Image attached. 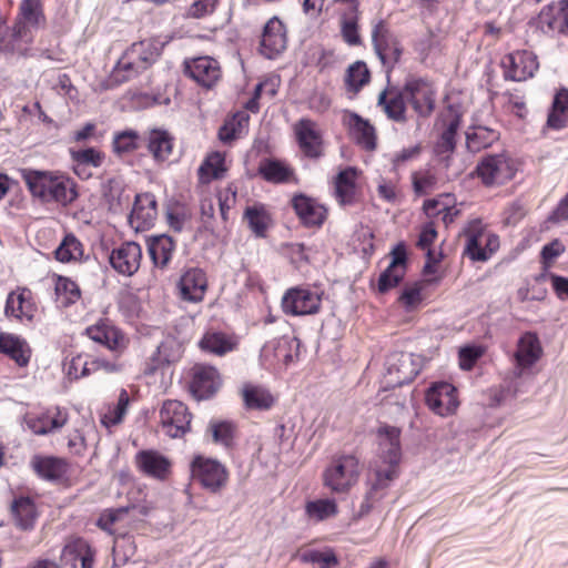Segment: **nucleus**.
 <instances>
[{
  "label": "nucleus",
  "instance_id": "32",
  "mask_svg": "<svg viewBox=\"0 0 568 568\" xmlns=\"http://www.w3.org/2000/svg\"><path fill=\"white\" fill-rule=\"evenodd\" d=\"M292 206L303 224L320 226L326 219V209L312 197L304 194L292 199Z\"/></svg>",
  "mask_w": 568,
  "mask_h": 568
},
{
  "label": "nucleus",
  "instance_id": "11",
  "mask_svg": "<svg viewBox=\"0 0 568 568\" xmlns=\"http://www.w3.org/2000/svg\"><path fill=\"white\" fill-rule=\"evenodd\" d=\"M193 478L211 493H219L226 486L229 471L216 459L196 456L191 464Z\"/></svg>",
  "mask_w": 568,
  "mask_h": 568
},
{
  "label": "nucleus",
  "instance_id": "18",
  "mask_svg": "<svg viewBox=\"0 0 568 568\" xmlns=\"http://www.w3.org/2000/svg\"><path fill=\"white\" fill-rule=\"evenodd\" d=\"M85 334L90 339L113 353H122L128 345L125 335L106 318L99 320L87 327Z\"/></svg>",
  "mask_w": 568,
  "mask_h": 568
},
{
  "label": "nucleus",
  "instance_id": "8",
  "mask_svg": "<svg viewBox=\"0 0 568 568\" xmlns=\"http://www.w3.org/2000/svg\"><path fill=\"white\" fill-rule=\"evenodd\" d=\"M160 427L171 438H181L191 429L192 414L185 404L166 399L159 410Z\"/></svg>",
  "mask_w": 568,
  "mask_h": 568
},
{
  "label": "nucleus",
  "instance_id": "43",
  "mask_svg": "<svg viewBox=\"0 0 568 568\" xmlns=\"http://www.w3.org/2000/svg\"><path fill=\"white\" fill-rule=\"evenodd\" d=\"M0 352L9 355L19 366H26L30 361L27 343L10 334L0 335Z\"/></svg>",
  "mask_w": 568,
  "mask_h": 568
},
{
  "label": "nucleus",
  "instance_id": "5",
  "mask_svg": "<svg viewBox=\"0 0 568 568\" xmlns=\"http://www.w3.org/2000/svg\"><path fill=\"white\" fill-rule=\"evenodd\" d=\"M359 477V462L353 455H342L324 470V486L336 494L346 493Z\"/></svg>",
  "mask_w": 568,
  "mask_h": 568
},
{
  "label": "nucleus",
  "instance_id": "2",
  "mask_svg": "<svg viewBox=\"0 0 568 568\" xmlns=\"http://www.w3.org/2000/svg\"><path fill=\"white\" fill-rule=\"evenodd\" d=\"M21 176L32 196L43 203L67 206L78 197L74 180L60 172L26 169Z\"/></svg>",
  "mask_w": 568,
  "mask_h": 568
},
{
  "label": "nucleus",
  "instance_id": "55",
  "mask_svg": "<svg viewBox=\"0 0 568 568\" xmlns=\"http://www.w3.org/2000/svg\"><path fill=\"white\" fill-rule=\"evenodd\" d=\"M64 369L69 378L79 379L92 374L91 356L78 354L64 364Z\"/></svg>",
  "mask_w": 568,
  "mask_h": 568
},
{
  "label": "nucleus",
  "instance_id": "42",
  "mask_svg": "<svg viewBox=\"0 0 568 568\" xmlns=\"http://www.w3.org/2000/svg\"><path fill=\"white\" fill-rule=\"evenodd\" d=\"M199 346L203 352L217 356L225 355L236 346L234 338L222 332H206L199 341Z\"/></svg>",
  "mask_w": 568,
  "mask_h": 568
},
{
  "label": "nucleus",
  "instance_id": "14",
  "mask_svg": "<svg viewBox=\"0 0 568 568\" xmlns=\"http://www.w3.org/2000/svg\"><path fill=\"white\" fill-rule=\"evenodd\" d=\"M541 355L542 347L538 335L532 332L524 333L517 342V348L514 355V374L517 377H521L530 372L531 367L540 359Z\"/></svg>",
  "mask_w": 568,
  "mask_h": 568
},
{
  "label": "nucleus",
  "instance_id": "56",
  "mask_svg": "<svg viewBox=\"0 0 568 568\" xmlns=\"http://www.w3.org/2000/svg\"><path fill=\"white\" fill-rule=\"evenodd\" d=\"M357 20V10H349L342 17V36L349 45H358L362 42L358 34Z\"/></svg>",
  "mask_w": 568,
  "mask_h": 568
},
{
  "label": "nucleus",
  "instance_id": "57",
  "mask_svg": "<svg viewBox=\"0 0 568 568\" xmlns=\"http://www.w3.org/2000/svg\"><path fill=\"white\" fill-rule=\"evenodd\" d=\"M71 161H77L83 164H88L92 168H100L104 160L105 153L95 149V148H87L80 150H70Z\"/></svg>",
  "mask_w": 568,
  "mask_h": 568
},
{
  "label": "nucleus",
  "instance_id": "6",
  "mask_svg": "<svg viewBox=\"0 0 568 568\" xmlns=\"http://www.w3.org/2000/svg\"><path fill=\"white\" fill-rule=\"evenodd\" d=\"M322 291L308 285L291 287L282 296V311L290 316L317 314L322 305Z\"/></svg>",
  "mask_w": 568,
  "mask_h": 568
},
{
  "label": "nucleus",
  "instance_id": "22",
  "mask_svg": "<svg viewBox=\"0 0 568 568\" xmlns=\"http://www.w3.org/2000/svg\"><path fill=\"white\" fill-rule=\"evenodd\" d=\"M158 216V204L152 193H141L135 196L129 223L135 231L150 229Z\"/></svg>",
  "mask_w": 568,
  "mask_h": 568
},
{
  "label": "nucleus",
  "instance_id": "13",
  "mask_svg": "<svg viewBox=\"0 0 568 568\" xmlns=\"http://www.w3.org/2000/svg\"><path fill=\"white\" fill-rule=\"evenodd\" d=\"M422 369L419 357L412 353H393L386 361V378L390 386H402L414 381Z\"/></svg>",
  "mask_w": 568,
  "mask_h": 568
},
{
  "label": "nucleus",
  "instance_id": "17",
  "mask_svg": "<svg viewBox=\"0 0 568 568\" xmlns=\"http://www.w3.org/2000/svg\"><path fill=\"white\" fill-rule=\"evenodd\" d=\"M184 70L192 80L206 89L214 87L222 77L220 62L209 55L186 60Z\"/></svg>",
  "mask_w": 568,
  "mask_h": 568
},
{
  "label": "nucleus",
  "instance_id": "27",
  "mask_svg": "<svg viewBox=\"0 0 568 568\" xmlns=\"http://www.w3.org/2000/svg\"><path fill=\"white\" fill-rule=\"evenodd\" d=\"M180 358V347L173 339H165L160 343L156 351L149 357L144 365L145 375H164L170 366Z\"/></svg>",
  "mask_w": 568,
  "mask_h": 568
},
{
  "label": "nucleus",
  "instance_id": "51",
  "mask_svg": "<svg viewBox=\"0 0 568 568\" xmlns=\"http://www.w3.org/2000/svg\"><path fill=\"white\" fill-rule=\"evenodd\" d=\"M29 26L44 28L45 17L40 0H22L19 7L18 19Z\"/></svg>",
  "mask_w": 568,
  "mask_h": 568
},
{
  "label": "nucleus",
  "instance_id": "63",
  "mask_svg": "<svg viewBox=\"0 0 568 568\" xmlns=\"http://www.w3.org/2000/svg\"><path fill=\"white\" fill-rule=\"evenodd\" d=\"M412 182L414 192L417 195H425L435 186L436 178L429 172H415L412 174Z\"/></svg>",
  "mask_w": 568,
  "mask_h": 568
},
{
  "label": "nucleus",
  "instance_id": "35",
  "mask_svg": "<svg viewBox=\"0 0 568 568\" xmlns=\"http://www.w3.org/2000/svg\"><path fill=\"white\" fill-rule=\"evenodd\" d=\"M142 143L143 135L136 130L124 129L113 133L111 146L112 152L118 158L123 159L139 150Z\"/></svg>",
  "mask_w": 568,
  "mask_h": 568
},
{
  "label": "nucleus",
  "instance_id": "59",
  "mask_svg": "<svg viewBox=\"0 0 568 568\" xmlns=\"http://www.w3.org/2000/svg\"><path fill=\"white\" fill-rule=\"evenodd\" d=\"M248 115L239 113L234 116L233 121L224 124L219 132V138L222 142L227 143L239 136L241 130L247 125Z\"/></svg>",
  "mask_w": 568,
  "mask_h": 568
},
{
  "label": "nucleus",
  "instance_id": "52",
  "mask_svg": "<svg viewBox=\"0 0 568 568\" xmlns=\"http://www.w3.org/2000/svg\"><path fill=\"white\" fill-rule=\"evenodd\" d=\"M369 70L363 61H356L347 68L345 84L347 91L357 93L369 82Z\"/></svg>",
  "mask_w": 568,
  "mask_h": 568
},
{
  "label": "nucleus",
  "instance_id": "19",
  "mask_svg": "<svg viewBox=\"0 0 568 568\" xmlns=\"http://www.w3.org/2000/svg\"><path fill=\"white\" fill-rule=\"evenodd\" d=\"M505 78L513 81H525L531 78L539 64L536 54L527 50H518L503 59Z\"/></svg>",
  "mask_w": 568,
  "mask_h": 568
},
{
  "label": "nucleus",
  "instance_id": "31",
  "mask_svg": "<svg viewBox=\"0 0 568 568\" xmlns=\"http://www.w3.org/2000/svg\"><path fill=\"white\" fill-rule=\"evenodd\" d=\"M207 288L206 274L201 268H190L180 278L179 290L182 300L197 303L204 298Z\"/></svg>",
  "mask_w": 568,
  "mask_h": 568
},
{
  "label": "nucleus",
  "instance_id": "39",
  "mask_svg": "<svg viewBox=\"0 0 568 568\" xmlns=\"http://www.w3.org/2000/svg\"><path fill=\"white\" fill-rule=\"evenodd\" d=\"M356 170L347 168L341 171L335 178V197L341 205H348L355 201L356 194Z\"/></svg>",
  "mask_w": 568,
  "mask_h": 568
},
{
  "label": "nucleus",
  "instance_id": "10",
  "mask_svg": "<svg viewBox=\"0 0 568 568\" xmlns=\"http://www.w3.org/2000/svg\"><path fill=\"white\" fill-rule=\"evenodd\" d=\"M300 341L284 335L265 343L261 349L263 365L272 369L285 368L298 354Z\"/></svg>",
  "mask_w": 568,
  "mask_h": 568
},
{
  "label": "nucleus",
  "instance_id": "4",
  "mask_svg": "<svg viewBox=\"0 0 568 568\" xmlns=\"http://www.w3.org/2000/svg\"><path fill=\"white\" fill-rule=\"evenodd\" d=\"M464 234L466 236L465 254L471 261L486 262L499 248V236L488 232L479 219L470 221Z\"/></svg>",
  "mask_w": 568,
  "mask_h": 568
},
{
  "label": "nucleus",
  "instance_id": "9",
  "mask_svg": "<svg viewBox=\"0 0 568 568\" xmlns=\"http://www.w3.org/2000/svg\"><path fill=\"white\" fill-rule=\"evenodd\" d=\"M372 42L386 72L389 73L399 62L403 47L395 34L387 28L384 20H378L372 30Z\"/></svg>",
  "mask_w": 568,
  "mask_h": 568
},
{
  "label": "nucleus",
  "instance_id": "3",
  "mask_svg": "<svg viewBox=\"0 0 568 568\" xmlns=\"http://www.w3.org/2000/svg\"><path fill=\"white\" fill-rule=\"evenodd\" d=\"M159 42L153 39L133 43L119 59L111 72L114 83H124L149 69L159 58Z\"/></svg>",
  "mask_w": 568,
  "mask_h": 568
},
{
  "label": "nucleus",
  "instance_id": "29",
  "mask_svg": "<svg viewBox=\"0 0 568 568\" xmlns=\"http://www.w3.org/2000/svg\"><path fill=\"white\" fill-rule=\"evenodd\" d=\"M343 122L347 125L353 140L367 151L376 148V134L374 126L355 112L346 111Z\"/></svg>",
  "mask_w": 568,
  "mask_h": 568
},
{
  "label": "nucleus",
  "instance_id": "25",
  "mask_svg": "<svg viewBox=\"0 0 568 568\" xmlns=\"http://www.w3.org/2000/svg\"><path fill=\"white\" fill-rule=\"evenodd\" d=\"M286 29L277 18H271L264 26L261 41V53L267 59H274L286 48Z\"/></svg>",
  "mask_w": 568,
  "mask_h": 568
},
{
  "label": "nucleus",
  "instance_id": "12",
  "mask_svg": "<svg viewBox=\"0 0 568 568\" xmlns=\"http://www.w3.org/2000/svg\"><path fill=\"white\" fill-rule=\"evenodd\" d=\"M403 94L414 111L422 118L432 114L436 103V90L423 78L409 77L403 87Z\"/></svg>",
  "mask_w": 568,
  "mask_h": 568
},
{
  "label": "nucleus",
  "instance_id": "36",
  "mask_svg": "<svg viewBox=\"0 0 568 568\" xmlns=\"http://www.w3.org/2000/svg\"><path fill=\"white\" fill-rule=\"evenodd\" d=\"M148 250L154 265L164 268L173 257L175 244L172 237L161 234L148 241Z\"/></svg>",
  "mask_w": 568,
  "mask_h": 568
},
{
  "label": "nucleus",
  "instance_id": "37",
  "mask_svg": "<svg viewBox=\"0 0 568 568\" xmlns=\"http://www.w3.org/2000/svg\"><path fill=\"white\" fill-rule=\"evenodd\" d=\"M260 175L270 183L282 184L294 179L293 169L285 162L275 159H264L258 165Z\"/></svg>",
  "mask_w": 568,
  "mask_h": 568
},
{
  "label": "nucleus",
  "instance_id": "1",
  "mask_svg": "<svg viewBox=\"0 0 568 568\" xmlns=\"http://www.w3.org/2000/svg\"><path fill=\"white\" fill-rule=\"evenodd\" d=\"M378 455L372 469L374 479L359 507V515L368 514L381 501L390 483L398 477L402 459L400 429L396 426L382 425L377 429Z\"/></svg>",
  "mask_w": 568,
  "mask_h": 568
},
{
  "label": "nucleus",
  "instance_id": "16",
  "mask_svg": "<svg viewBox=\"0 0 568 568\" xmlns=\"http://www.w3.org/2000/svg\"><path fill=\"white\" fill-rule=\"evenodd\" d=\"M294 133L305 156L318 159L323 155V133L315 121L307 118L300 119L294 124Z\"/></svg>",
  "mask_w": 568,
  "mask_h": 568
},
{
  "label": "nucleus",
  "instance_id": "50",
  "mask_svg": "<svg viewBox=\"0 0 568 568\" xmlns=\"http://www.w3.org/2000/svg\"><path fill=\"white\" fill-rule=\"evenodd\" d=\"M460 126V115L452 113L444 131L442 132L437 143L436 152L439 154L450 153L456 146V135Z\"/></svg>",
  "mask_w": 568,
  "mask_h": 568
},
{
  "label": "nucleus",
  "instance_id": "47",
  "mask_svg": "<svg viewBox=\"0 0 568 568\" xmlns=\"http://www.w3.org/2000/svg\"><path fill=\"white\" fill-rule=\"evenodd\" d=\"M338 507L333 498L315 499L307 501L305 505V515L310 520L323 521L335 517Z\"/></svg>",
  "mask_w": 568,
  "mask_h": 568
},
{
  "label": "nucleus",
  "instance_id": "45",
  "mask_svg": "<svg viewBox=\"0 0 568 568\" xmlns=\"http://www.w3.org/2000/svg\"><path fill=\"white\" fill-rule=\"evenodd\" d=\"M405 99L403 90L390 98H387V92L383 91L378 97V105L383 108L388 119L403 123L406 121Z\"/></svg>",
  "mask_w": 568,
  "mask_h": 568
},
{
  "label": "nucleus",
  "instance_id": "60",
  "mask_svg": "<svg viewBox=\"0 0 568 568\" xmlns=\"http://www.w3.org/2000/svg\"><path fill=\"white\" fill-rule=\"evenodd\" d=\"M129 406V395L125 390H122L120 393L119 399L116 405L113 409H111L109 413H106L103 418L102 423L105 426H114L122 422L124 415L126 414Z\"/></svg>",
  "mask_w": 568,
  "mask_h": 568
},
{
  "label": "nucleus",
  "instance_id": "30",
  "mask_svg": "<svg viewBox=\"0 0 568 568\" xmlns=\"http://www.w3.org/2000/svg\"><path fill=\"white\" fill-rule=\"evenodd\" d=\"M36 307L31 300V292L19 288L8 294L4 307L7 317H13L20 322H32Z\"/></svg>",
  "mask_w": 568,
  "mask_h": 568
},
{
  "label": "nucleus",
  "instance_id": "64",
  "mask_svg": "<svg viewBox=\"0 0 568 568\" xmlns=\"http://www.w3.org/2000/svg\"><path fill=\"white\" fill-rule=\"evenodd\" d=\"M303 559L318 565L320 568H329L337 565V559L333 551L310 550L303 555Z\"/></svg>",
  "mask_w": 568,
  "mask_h": 568
},
{
  "label": "nucleus",
  "instance_id": "23",
  "mask_svg": "<svg viewBox=\"0 0 568 568\" xmlns=\"http://www.w3.org/2000/svg\"><path fill=\"white\" fill-rule=\"evenodd\" d=\"M392 261L378 278V291L385 293L397 286L406 274L407 252L404 243H398L390 252Z\"/></svg>",
  "mask_w": 568,
  "mask_h": 568
},
{
  "label": "nucleus",
  "instance_id": "20",
  "mask_svg": "<svg viewBox=\"0 0 568 568\" xmlns=\"http://www.w3.org/2000/svg\"><path fill=\"white\" fill-rule=\"evenodd\" d=\"M135 465L140 473L149 478L164 481L172 473V462L155 449L140 450L135 455Z\"/></svg>",
  "mask_w": 568,
  "mask_h": 568
},
{
  "label": "nucleus",
  "instance_id": "48",
  "mask_svg": "<svg viewBox=\"0 0 568 568\" xmlns=\"http://www.w3.org/2000/svg\"><path fill=\"white\" fill-rule=\"evenodd\" d=\"M568 122V90L561 89L554 99L552 109L548 115L547 123L550 128L560 130Z\"/></svg>",
  "mask_w": 568,
  "mask_h": 568
},
{
  "label": "nucleus",
  "instance_id": "62",
  "mask_svg": "<svg viewBox=\"0 0 568 568\" xmlns=\"http://www.w3.org/2000/svg\"><path fill=\"white\" fill-rule=\"evenodd\" d=\"M480 346H465L459 349V367L463 371H470L483 355Z\"/></svg>",
  "mask_w": 568,
  "mask_h": 568
},
{
  "label": "nucleus",
  "instance_id": "41",
  "mask_svg": "<svg viewBox=\"0 0 568 568\" xmlns=\"http://www.w3.org/2000/svg\"><path fill=\"white\" fill-rule=\"evenodd\" d=\"M498 140L499 132L485 125H473L466 132V146L471 153L480 152Z\"/></svg>",
  "mask_w": 568,
  "mask_h": 568
},
{
  "label": "nucleus",
  "instance_id": "28",
  "mask_svg": "<svg viewBox=\"0 0 568 568\" xmlns=\"http://www.w3.org/2000/svg\"><path fill=\"white\" fill-rule=\"evenodd\" d=\"M220 386V375L215 367L197 364L192 368L191 390L199 399L212 396Z\"/></svg>",
  "mask_w": 568,
  "mask_h": 568
},
{
  "label": "nucleus",
  "instance_id": "15",
  "mask_svg": "<svg viewBox=\"0 0 568 568\" xmlns=\"http://www.w3.org/2000/svg\"><path fill=\"white\" fill-rule=\"evenodd\" d=\"M426 404L439 416L453 415L459 406L456 387L447 382L433 384L426 393Z\"/></svg>",
  "mask_w": 568,
  "mask_h": 568
},
{
  "label": "nucleus",
  "instance_id": "7",
  "mask_svg": "<svg viewBox=\"0 0 568 568\" xmlns=\"http://www.w3.org/2000/svg\"><path fill=\"white\" fill-rule=\"evenodd\" d=\"M516 171L515 162L506 153L485 155L476 166V175L486 186L505 184Z\"/></svg>",
  "mask_w": 568,
  "mask_h": 568
},
{
  "label": "nucleus",
  "instance_id": "58",
  "mask_svg": "<svg viewBox=\"0 0 568 568\" xmlns=\"http://www.w3.org/2000/svg\"><path fill=\"white\" fill-rule=\"evenodd\" d=\"M422 290L423 284L420 282H415L403 288L398 301L407 312L416 310L422 304Z\"/></svg>",
  "mask_w": 568,
  "mask_h": 568
},
{
  "label": "nucleus",
  "instance_id": "33",
  "mask_svg": "<svg viewBox=\"0 0 568 568\" xmlns=\"http://www.w3.org/2000/svg\"><path fill=\"white\" fill-rule=\"evenodd\" d=\"M36 26H29L26 22L17 20L9 33V45L14 47L12 50H8L7 53H17L19 55H26L34 40V36L38 30Z\"/></svg>",
  "mask_w": 568,
  "mask_h": 568
},
{
  "label": "nucleus",
  "instance_id": "49",
  "mask_svg": "<svg viewBox=\"0 0 568 568\" xmlns=\"http://www.w3.org/2000/svg\"><path fill=\"white\" fill-rule=\"evenodd\" d=\"M57 302L62 307H69L75 304L81 297L79 285L64 276H58L55 282Z\"/></svg>",
  "mask_w": 568,
  "mask_h": 568
},
{
  "label": "nucleus",
  "instance_id": "54",
  "mask_svg": "<svg viewBox=\"0 0 568 568\" xmlns=\"http://www.w3.org/2000/svg\"><path fill=\"white\" fill-rule=\"evenodd\" d=\"M83 254L82 244L74 235H67L54 252L55 258L62 263L75 262Z\"/></svg>",
  "mask_w": 568,
  "mask_h": 568
},
{
  "label": "nucleus",
  "instance_id": "24",
  "mask_svg": "<svg viewBox=\"0 0 568 568\" xmlns=\"http://www.w3.org/2000/svg\"><path fill=\"white\" fill-rule=\"evenodd\" d=\"M142 258L141 246L135 242H125L110 254L111 266L120 274L131 276L138 272Z\"/></svg>",
  "mask_w": 568,
  "mask_h": 568
},
{
  "label": "nucleus",
  "instance_id": "21",
  "mask_svg": "<svg viewBox=\"0 0 568 568\" xmlns=\"http://www.w3.org/2000/svg\"><path fill=\"white\" fill-rule=\"evenodd\" d=\"M143 143L156 164L170 160L174 149V136L165 129L152 128L144 132Z\"/></svg>",
  "mask_w": 568,
  "mask_h": 568
},
{
  "label": "nucleus",
  "instance_id": "34",
  "mask_svg": "<svg viewBox=\"0 0 568 568\" xmlns=\"http://www.w3.org/2000/svg\"><path fill=\"white\" fill-rule=\"evenodd\" d=\"M31 466L39 477L50 481L61 479L68 468L67 463L62 458L40 455L32 458Z\"/></svg>",
  "mask_w": 568,
  "mask_h": 568
},
{
  "label": "nucleus",
  "instance_id": "40",
  "mask_svg": "<svg viewBox=\"0 0 568 568\" xmlns=\"http://www.w3.org/2000/svg\"><path fill=\"white\" fill-rule=\"evenodd\" d=\"M242 398L247 409L267 410L275 398L268 389L254 384H245L242 388Z\"/></svg>",
  "mask_w": 568,
  "mask_h": 568
},
{
  "label": "nucleus",
  "instance_id": "26",
  "mask_svg": "<svg viewBox=\"0 0 568 568\" xmlns=\"http://www.w3.org/2000/svg\"><path fill=\"white\" fill-rule=\"evenodd\" d=\"M24 422L34 435H45L67 424L68 412L64 408L54 407L41 414H28Z\"/></svg>",
  "mask_w": 568,
  "mask_h": 568
},
{
  "label": "nucleus",
  "instance_id": "38",
  "mask_svg": "<svg viewBox=\"0 0 568 568\" xmlns=\"http://www.w3.org/2000/svg\"><path fill=\"white\" fill-rule=\"evenodd\" d=\"M11 513L16 525L22 530H31L34 527L38 511L30 497L16 498L11 504Z\"/></svg>",
  "mask_w": 568,
  "mask_h": 568
},
{
  "label": "nucleus",
  "instance_id": "46",
  "mask_svg": "<svg viewBox=\"0 0 568 568\" xmlns=\"http://www.w3.org/2000/svg\"><path fill=\"white\" fill-rule=\"evenodd\" d=\"M225 159L220 152H213L206 156L197 170L199 180L201 183L206 184L212 180L223 176L225 172Z\"/></svg>",
  "mask_w": 568,
  "mask_h": 568
},
{
  "label": "nucleus",
  "instance_id": "44",
  "mask_svg": "<svg viewBox=\"0 0 568 568\" xmlns=\"http://www.w3.org/2000/svg\"><path fill=\"white\" fill-rule=\"evenodd\" d=\"M244 219L247 221L248 227L255 236H265L266 230L271 224V216L264 204L255 203L247 206L244 211Z\"/></svg>",
  "mask_w": 568,
  "mask_h": 568
},
{
  "label": "nucleus",
  "instance_id": "61",
  "mask_svg": "<svg viewBox=\"0 0 568 568\" xmlns=\"http://www.w3.org/2000/svg\"><path fill=\"white\" fill-rule=\"evenodd\" d=\"M212 436L215 443H219L225 447L232 445L234 427L230 422H216L211 423Z\"/></svg>",
  "mask_w": 568,
  "mask_h": 568
},
{
  "label": "nucleus",
  "instance_id": "53",
  "mask_svg": "<svg viewBox=\"0 0 568 568\" xmlns=\"http://www.w3.org/2000/svg\"><path fill=\"white\" fill-rule=\"evenodd\" d=\"M61 559L79 560L80 568H93L94 554L85 542H77L63 548Z\"/></svg>",
  "mask_w": 568,
  "mask_h": 568
}]
</instances>
